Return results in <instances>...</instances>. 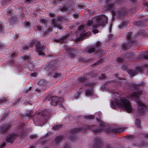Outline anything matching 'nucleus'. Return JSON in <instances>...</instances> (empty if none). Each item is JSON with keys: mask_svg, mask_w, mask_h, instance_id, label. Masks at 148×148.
I'll list each match as a JSON object with an SVG mask.
<instances>
[{"mask_svg": "<svg viewBox=\"0 0 148 148\" xmlns=\"http://www.w3.org/2000/svg\"><path fill=\"white\" fill-rule=\"evenodd\" d=\"M111 107L113 108L116 107L121 108L128 113L131 112L132 108L130 101L125 97H119L115 100V102L112 101Z\"/></svg>", "mask_w": 148, "mask_h": 148, "instance_id": "nucleus-1", "label": "nucleus"}, {"mask_svg": "<svg viewBox=\"0 0 148 148\" xmlns=\"http://www.w3.org/2000/svg\"><path fill=\"white\" fill-rule=\"evenodd\" d=\"M142 93L143 92L142 90H138L133 92L130 96V98H134L136 100L138 106V113L141 115L144 114L146 108L145 105L139 100V95H142Z\"/></svg>", "mask_w": 148, "mask_h": 148, "instance_id": "nucleus-2", "label": "nucleus"}, {"mask_svg": "<svg viewBox=\"0 0 148 148\" xmlns=\"http://www.w3.org/2000/svg\"><path fill=\"white\" fill-rule=\"evenodd\" d=\"M95 21L93 22L91 20L88 21L87 25L90 26H92L96 28L99 25L104 26L105 25L108 21L107 17L105 15L98 16L95 18Z\"/></svg>", "mask_w": 148, "mask_h": 148, "instance_id": "nucleus-3", "label": "nucleus"}, {"mask_svg": "<svg viewBox=\"0 0 148 148\" xmlns=\"http://www.w3.org/2000/svg\"><path fill=\"white\" fill-rule=\"evenodd\" d=\"M100 126L101 128L100 129H97L95 130H94L93 128H95V126L92 125L88 126L87 128H86V129H91L92 130H93L95 132H99L103 130L106 131L105 129V126L104 123L103 122H101L100 123Z\"/></svg>", "mask_w": 148, "mask_h": 148, "instance_id": "nucleus-4", "label": "nucleus"}, {"mask_svg": "<svg viewBox=\"0 0 148 148\" xmlns=\"http://www.w3.org/2000/svg\"><path fill=\"white\" fill-rule=\"evenodd\" d=\"M74 7V4L71 1L69 2L64 7L62 8V11H68L73 9Z\"/></svg>", "mask_w": 148, "mask_h": 148, "instance_id": "nucleus-5", "label": "nucleus"}, {"mask_svg": "<svg viewBox=\"0 0 148 148\" xmlns=\"http://www.w3.org/2000/svg\"><path fill=\"white\" fill-rule=\"evenodd\" d=\"M36 47V51L38 53L39 55L41 56L43 55L44 53L43 51L45 49V46L42 45H38Z\"/></svg>", "mask_w": 148, "mask_h": 148, "instance_id": "nucleus-6", "label": "nucleus"}, {"mask_svg": "<svg viewBox=\"0 0 148 148\" xmlns=\"http://www.w3.org/2000/svg\"><path fill=\"white\" fill-rule=\"evenodd\" d=\"M17 136L15 134H11L8 136L6 139V141L7 143H12L16 138Z\"/></svg>", "mask_w": 148, "mask_h": 148, "instance_id": "nucleus-7", "label": "nucleus"}, {"mask_svg": "<svg viewBox=\"0 0 148 148\" xmlns=\"http://www.w3.org/2000/svg\"><path fill=\"white\" fill-rule=\"evenodd\" d=\"M50 99L51 100L50 104L53 106L56 105L59 101V98L56 97H52Z\"/></svg>", "mask_w": 148, "mask_h": 148, "instance_id": "nucleus-8", "label": "nucleus"}, {"mask_svg": "<svg viewBox=\"0 0 148 148\" xmlns=\"http://www.w3.org/2000/svg\"><path fill=\"white\" fill-rule=\"evenodd\" d=\"M51 26L52 27H57L58 29H61L62 27L58 25L56 20L55 19H53L51 21Z\"/></svg>", "mask_w": 148, "mask_h": 148, "instance_id": "nucleus-9", "label": "nucleus"}, {"mask_svg": "<svg viewBox=\"0 0 148 148\" xmlns=\"http://www.w3.org/2000/svg\"><path fill=\"white\" fill-rule=\"evenodd\" d=\"M114 6V5H113L112 4H108L107 5L106 9L107 10H109L111 11L112 14L113 16L114 15L116 14V12L115 11L113 10Z\"/></svg>", "mask_w": 148, "mask_h": 148, "instance_id": "nucleus-10", "label": "nucleus"}, {"mask_svg": "<svg viewBox=\"0 0 148 148\" xmlns=\"http://www.w3.org/2000/svg\"><path fill=\"white\" fill-rule=\"evenodd\" d=\"M8 128V124L3 125L0 127V132L3 133L5 132Z\"/></svg>", "mask_w": 148, "mask_h": 148, "instance_id": "nucleus-11", "label": "nucleus"}, {"mask_svg": "<svg viewBox=\"0 0 148 148\" xmlns=\"http://www.w3.org/2000/svg\"><path fill=\"white\" fill-rule=\"evenodd\" d=\"M90 34V33L89 32H88L86 34H82L80 35V37L79 38L76 40V41H79L82 40L84 38L89 36Z\"/></svg>", "mask_w": 148, "mask_h": 148, "instance_id": "nucleus-12", "label": "nucleus"}, {"mask_svg": "<svg viewBox=\"0 0 148 148\" xmlns=\"http://www.w3.org/2000/svg\"><path fill=\"white\" fill-rule=\"evenodd\" d=\"M137 71L139 72L141 71V69L139 68L137 69L136 71L131 70L129 71V74L130 75L132 76H135V75L137 73L136 72Z\"/></svg>", "mask_w": 148, "mask_h": 148, "instance_id": "nucleus-13", "label": "nucleus"}, {"mask_svg": "<svg viewBox=\"0 0 148 148\" xmlns=\"http://www.w3.org/2000/svg\"><path fill=\"white\" fill-rule=\"evenodd\" d=\"M138 58L140 59H148V56L146 53H142L139 56Z\"/></svg>", "mask_w": 148, "mask_h": 148, "instance_id": "nucleus-14", "label": "nucleus"}, {"mask_svg": "<svg viewBox=\"0 0 148 148\" xmlns=\"http://www.w3.org/2000/svg\"><path fill=\"white\" fill-rule=\"evenodd\" d=\"M96 49L95 47L88 48L85 49L86 51L88 52L89 53H91L94 52Z\"/></svg>", "mask_w": 148, "mask_h": 148, "instance_id": "nucleus-15", "label": "nucleus"}, {"mask_svg": "<svg viewBox=\"0 0 148 148\" xmlns=\"http://www.w3.org/2000/svg\"><path fill=\"white\" fill-rule=\"evenodd\" d=\"M67 36H64V37H62V38L60 39L59 40H55V41L56 42H59L61 43H63L64 42V39L67 38Z\"/></svg>", "mask_w": 148, "mask_h": 148, "instance_id": "nucleus-16", "label": "nucleus"}, {"mask_svg": "<svg viewBox=\"0 0 148 148\" xmlns=\"http://www.w3.org/2000/svg\"><path fill=\"white\" fill-rule=\"evenodd\" d=\"M126 22H123L119 26V28L121 29L123 28H125L127 27Z\"/></svg>", "mask_w": 148, "mask_h": 148, "instance_id": "nucleus-17", "label": "nucleus"}, {"mask_svg": "<svg viewBox=\"0 0 148 148\" xmlns=\"http://www.w3.org/2000/svg\"><path fill=\"white\" fill-rule=\"evenodd\" d=\"M62 138L61 136H58L55 139V142L57 143H58L60 141Z\"/></svg>", "mask_w": 148, "mask_h": 148, "instance_id": "nucleus-18", "label": "nucleus"}, {"mask_svg": "<svg viewBox=\"0 0 148 148\" xmlns=\"http://www.w3.org/2000/svg\"><path fill=\"white\" fill-rule=\"evenodd\" d=\"M92 91L88 90H87L86 91V95L88 96H90L92 95Z\"/></svg>", "mask_w": 148, "mask_h": 148, "instance_id": "nucleus-19", "label": "nucleus"}, {"mask_svg": "<svg viewBox=\"0 0 148 148\" xmlns=\"http://www.w3.org/2000/svg\"><path fill=\"white\" fill-rule=\"evenodd\" d=\"M47 83V82L43 79L40 80L39 82V84L42 85H45Z\"/></svg>", "mask_w": 148, "mask_h": 148, "instance_id": "nucleus-20", "label": "nucleus"}, {"mask_svg": "<svg viewBox=\"0 0 148 148\" xmlns=\"http://www.w3.org/2000/svg\"><path fill=\"white\" fill-rule=\"evenodd\" d=\"M135 124L138 127H140V120L138 119H136Z\"/></svg>", "mask_w": 148, "mask_h": 148, "instance_id": "nucleus-21", "label": "nucleus"}, {"mask_svg": "<svg viewBox=\"0 0 148 148\" xmlns=\"http://www.w3.org/2000/svg\"><path fill=\"white\" fill-rule=\"evenodd\" d=\"M138 25H139L143 27V26L145 25V21H140L138 22Z\"/></svg>", "mask_w": 148, "mask_h": 148, "instance_id": "nucleus-22", "label": "nucleus"}, {"mask_svg": "<svg viewBox=\"0 0 148 148\" xmlns=\"http://www.w3.org/2000/svg\"><path fill=\"white\" fill-rule=\"evenodd\" d=\"M140 84H136L135 83H132L131 84L132 87L134 88H137L138 86L140 85Z\"/></svg>", "mask_w": 148, "mask_h": 148, "instance_id": "nucleus-23", "label": "nucleus"}, {"mask_svg": "<svg viewBox=\"0 0 148 148\" xmlns=\"http://www.w3.org/2000/svg\"><path fill=\"white\" fill-rule=\"evenodd\" d=\"M86 80V78L85 77H82L79 80V82H83Z\"/></svg>", "mask_w": 148, "mask_h": 148, "instance_id": "nucleus-24", "label": "nucleus"}, {"mask_svg": "<svg viewBox=\"0 0 148 148\" xmlns=\"http://www.w3.org/2000/svg\"><path fill=\"white\" fill-rule=\"evenodd\" d=\"M61 126V125H56L53 127L52 128L54 130H56L60 127Z\"/></svg>", "mask_w": 148, "mask_h": 148, "instance_id": "nucleus-25", "label": "nucleus"}, {"mask_svg": "<svg viewBox=\"0 0 148 148\" xmlns=\"http://www.w3.org/2000/svg\"><path fill=\"white\" fill-rule=\"evenodd\" d=\"M61 77V75L60 73H56L54 74L53 75V77L54 78H57L59 77Z\"/></svg>", "mask_w": 148, "mask_h": 148, "instance_id": "nucleus-26", "label": "nucleus"}, {"mask_svg": "<svg viewBox=\"0 0 148 148\" xmlns=\"http://www.w3.org/2000/svg\"><path fill=\"white\" fill-rule=\"evenodd\" d=\"M132 33L131 32H129L127 34L126 38L128 39H130L131 38Z\"/></svg>", "mask_w": 148, "mask_h": 148, "instance_id": "nucleus-27", "label": "nucleus"}, {"mask_svg": "<svg viewBox=\"0 0 148 148\" xmlns=\"http://www.w3.org/2000/svg\"><path fill=\"white\" fill-rule=\"evenodd\" d=\"M82 130V128H81L75 129H73V130L75 132H80Z\"/></svg>", "mask_w": 148, "mask_h": 148, "instance_id": "nucleus-28", "label": "nucleus"}, {"mask_svg": "<svg viewBox=\"0 0 148 148\" xmlns=\"http://www.w3.org/2000/svg\"><path fill=\"white\" fill-rule=\"evenodd\" d=\"M34 0H25V2L26 4H29L33 2Z\"/></svg>", "mask_w": 148, "mask_h": 148, "instance_id": "nucleus-29", "label": "nucleus"}, {"mask_svg": "<svg viewBox=\"0 0 148 148\" xmlns=\"http://www.w3.org/2000/svg\"><path fill=\"white\" fill-rule=\"evenodd\" d=\"M94 116L92 115L87 116L86 117V118L89 119H94Z\"/></svg>", "mask_w": 148, "mask_h": 148, "instance_id": "nucleus-30", "label": "nucleus"}, {"mask_svg": "<svg viewBox=\"0 0 148 148\" xmlns=\"http://www.w3.org/2000/svg\"><path fill=\"white\" fill-rule=\"evenodd\" d=\"M24 25H25V27H26V28L30 26V24L28 22H25L24 23Z\"/></svg>", "mask_w": 148, "mask_h": 148, "instance_id": "nucleus-31", "label": "nucleus"}, {"mask_svg": "<svg viewBox=\"0 0 148 148\" xmlns=\"http://www.w3.org/2000/svg\"><path fill=\"white\" fill-rule=\"evenodd\" d=\"M7 101L6 99L4 98L0 99V103H4Z\"/></svg>", "mask_w": 148, "mask_h": 148, "instance_id": "nucleus-32", "label": "nucleus"}, {"mask_svg": "<svg viewBox=\"0 0 148 148\" xmlns=\"http://www.w3.org/2000/svg\"><path fill=\"white\" fill-rule=\"evenodd\" d=\"M35 43V41L34 40H33L32 41V42L30 44L29 46L30 47H32L33 46L34 44Z\"/></svg>", "mask_w": 148, "mask_h": 148, "instance_id": "nucleus-33", "label": "nucleus"}, {"mask_svg": "<svg viewBox=\"0 0 148 148\" xmlns=\"http://www.w3.org/2000/svg\"><path fill=\"white\" fill-rule=\"evenodd\" d=\"M100 45H101V43L100 42H99V41L97 42L96 43V47H95L96 49L97 48L99 47Z\"/></svg>", "mask_w": 148, "mask_h": 148, "instance_id": "nucleus-34", "label": "nucleus"}, {"mask_svg": "<svg viewBox=\"0 0 148 148\" xmlns=\"http://www.w3.org/2000/svg\"><path fill=\"white\" fill-rule=\"evenodd\" d=\"M30 138L31 139L36 138L37 137V136L36 135H32L29 136Z\"/></svg>", "mask_w": 148, "mask_h": 148, "instance_id": "nucleus-35", "label": "nucleus"}, {"mask_svg": "<svg viewBox=\"0 0 148 148\" xmlns=\"http://www.w3.org/2000/svg\"><path fill=\"white\" fill-rule=\"evenodd\" d=\"M102 61V60H99V61L95 63L94 64V65H99V63H100Z\"/></svg>", "mask_w": 148, "mask_h": 148, "instance_id": "nucleus-36", "label": "nucleus"}, {"mask_svg": "<svg viewBox=\"0 0 148 148\" xmlns=\"http://www.w3.org/2000/svg\"><path fill=\"white\" fill-rule=\"evenodd\" d=\"M123 61L122 58H119L117 59V61L119 62H121Z\"/></svg>", "mask_w": 148, "mask_h": 148, "instance_id": "nucleus-37", "label": "nucleus"}, {"mask_svg": "<svg viewBox=\"0 0 148 148\" xmlns=\"http://www.w3.org/2000/svg\"><path fill=\"white\" fill-rule=\"evenodd\" d=\"M47 20L44 19H41V22L43 23H45L47 22Z\"/></svg>", "mask_w": 148, "mask_h": 148, "instance_id": "nucleus-38", "label": "nucleus"}, {"mask_svg": "<svg viewBox=\"0 0 148 148\" xmlns=\"http://www.w3.org/2000/svg\"><path fill=\"white\" fill-rule=\"evenodd\" d=\"M3 30V28L2 26L0 25V33L2 32Z\"/></svg>", "mask_w": 148, "mask_h": 148, "instance_id": "nucleus-39", "label": "nucleus"}, {"mask_svg": "<svg viewBox=\"0 0 148 148\" xmlns=\"http://www.w3.org/2000/svg\"><path fill=\"white\" fill-rule=\"evenodd\" d=\"M32 115V112H30V113L29 114H26L25 115L28 117H30Z\"/></svg>", "mask_w": 148, "mask_h": 148, "instance_id": "nucleus-40", "label": "nucleus"}, {"mask_svg": "<svg viewBox=\"0 0 148 148\" xmlns=\"http://www.w3.org/2000/svg\"><path fill=\"white\" fill-rule=\"evenodd\" d=\"M127 137L128 139H130L133 138H134L133 136L130 135L127 136Z\"/></svg>", "mask_w": 148, "mask_h": 148, "instance_id": "nucleus-41", "label": "nucleus"}, {"mask_svg": "<svg viewBox=\"0 0 148 148\" xmlns=\"http://www.w3.org/2000/svg\"><path fill=\"white\" fill-rule=\"evenodd\" d=\"M28 49V47L27 46H26L24 47L23 48V50L24 51H25L26 49Z\"/></svg>", "mask_w": 148, "mask_h": 148, "instance_id": "nucleus-42", "label": "nucleus"}, {"mask_svg": "<svg viewBox=\"0 0 148 148\" xmlns=\"http://www.w3.org/2000/svg\"><path fill=\"white\" fill-rule=\"evenodd\" d=\"M127 45L126 44H123L122 45V47L124 49H126L127 47Z\"/></svg>", "mask_w": 148, "mask_h": 148, "instance_id": "nucleus-43", "label": "nucleus"}, {"mask_svg": "<svg viewBox=\"0 0 148 148\" xmlns=\"http://www.w3.org/2000/svg\"><path fill=\"white\" fill-rule=\"evenodd\" d=\"M98 31L97 29H94L93 30V32L95 34L98 33Z\"/></svg>", "mask_w": 148, "mask_h": 148, "instance_id": "nucleus-44", "label": "nucleus"}, {"mask_svg": "<svg viewBox=\"0 0 148 148\" xmlns=\"http://www.w3.org/2000/svg\"><path fill=\"white\" fill-rule=\"evenodd\" d=\"M31 89V87H30L28 89H26L25 90V92H29L30 91Z\"/></svg>", "mask_w": 148, "mask_h": 148, "instance_id": "nucleus-45", "label": "nucleus"}, {"mask_svg": "<svg viewBox=\"0 0 148 148\" xmlns=\"http://www.w3.org/2000/svg\"><path fill=\"white\" fill-rule=\"evenodd\" d=\"M83 28V26H79L78 28V30H80Z\"/></svg>", "mask_w": 148, "mask_h": 148, "instance_id": "nucleus-46", "label": "nucleus"}, {"mask_svg": "<svg viewBox=\"0 0 148 148\" xmlns=\"http://www.w3.org/2000/svg\"><path fill=\"white\" fill-rule=\"evenodd\" d=\"M16 20V18L15 17H14V18H12L11 20V22H14Z\"/></svg>", "mask_w": 148, "mask_h": 148, "instance_id": "nucleus-47", "label": "nucleus"}, {"mask_svg": "<svg viewBox=\"0 0 148 148\" xmlns=\"http://www.w3.org/2000/svg\"><path fill=\"white\" fill-rule=\"evenodd\" d=\"M129 56L132 57V58H134V55L131 53L129 54Z\"/></svg>", "mask_w": 148, "mask_h": 148, "instance_id": "nucleus-48", "label": "nucleus"}, {"mask_svg": "<svg viewBox=\"0 0 148 148\" xmlns=\"http://www.w3.org/2000/svg\"><path fill=\"white\" fill-rule=\"evenodd\" d=\"M22 58L23 59H26L27 58H29V57L27 56H23Z\"/></svg>", "mask_w": 148, "mask_h": 148, "instance_id": "nucleus-49", "label": "nucleus"}, {"mask_svg": "<svg viewBox=\"0 0 148 148\" xmlns=\"http://www.w3.org/2000/svg\"><path fill=\"white\" fill-rule=\"evenodd\" d=\"M101 76V77L100 78V79H103L105 77V75L104 74H102Z\"/></svg>", "mask_w": 148, "mask_h": 148, "instance_id": "nucleus-50", "label": "nucleus"}, {"mask_svg": "<svg viewBox=\"0 0 148 148\" xmlns=\"http://www.w3.org/2000/svg\"><path fill=\"white\" fill-rule=\"evenodd\" d=\"M31 75L32 76H36L37 75V73H33Z\"/></svg>", "mask_w": 148, "mask_h": 148, "instance_id": "nucleus-51", "label": "nucleus"}, {"mask_svg": "<svg viewBox=\"0 0 148 148\" xmlns=\"http://www.w3.org/2000/svg\"><path fill=\"white\" fill-rule=\"evenodd\" d=\"M78 6L79 8H84V5L82 4H80V5H79Z\"/></svg>", "mask_w": 148, "mask_h": 148, "instance_id": "nucleus-52", "label": "nucleus"}, {"mask_svg": "<svg viewBox=\"0 0 148 148\" xmlns=\"http://www.w3.org/2000/svg\"><path fill=\"white\" fill-rule=\"evenodd\" d=\"M50 33V32H48V31H47L46 32L44 33V35H46L47 34H49Z\"/></svg>", "mask_w": 148, "mask_h": 148, "instance_id": "nucleus-53", "label": "nucleus"}, {"mask_svg": "<svg viewBox=\"0 0 148 148\" xmlns=\"http://www.w3.org/2000/svg\"><path fill=\"white\" fill-rule=\"evenodd\" d=\"M5 145V143H3L1 145V147H4Z\"/></svg>", "mask_w": 148, "mask_h": 148, "instance_id": "nucleus-54", "label": "nucleus"}, {"mask_svg": "<svg viewBox=\"0 0 148 148\" xmlns=\"http://www.w3.org/2000/svg\"><path fill=\"white\" fill-rule=\"evenodd\" d=\"M70 56L71 57L73 58L74 57V56L73 55L72 53H70Z\"/></svg>", "mask_w": 148, "mask_h": 148, "instance_id": "nucleus-55", "label": "nucleus"}, {"mask_svg": "<svg viewBox=\"0 0 148 148\" xmlns=\"http://www.w3.org/2000/svg\"><path fill=\"white\" fill-rule=\"evenodd\" d=\"M48 32H51L52 31V29L51 28H49L48 30H47Z\"/></svg>", "mask_w": 148, "mask_h": 148, "instance_id": "nucleus-56", "label": "nucleus"}, {"mask_svg": "<svg viewBox=\"0 0 148 148\" xmlns=\"http://www.w3.org/2000/svg\"><path fill=\"white\" fill-rule=\"evenodd\" d=\"M112 131L113 132H118V130L116 129H114L112 130Z\"/></svg>", "mask_w": 148, "mask_h": 148, "instance_id": "nucleus-57", "label": "nucleus"}, {"mask_svg": "<svg viewBox=\"0 0 148 148\" xmlns=\"http://www.w3.org/2000/svg\"><path fill=\"white\" fill-rule=\"evenodd\" d=\"M49 15H50V16H51L52 17L53 16H54V14H53V13H50V14H49Z\"/></svg>", "mask_w": 148, "mask_h": 148, "instance_id": "nucleus-58", "label": "nucleus"}, {"mask_svg": "<svg viewBox=\"0 0 148 148\" xmlns=\"http://www.w3.org/2000/svg\"><path fill=\"white\" fill-rule=\"evenodd\" d=\"M37 29L39 30H41V27H40V26H37Z\"/></svg>", "mask_w": 148, "mask_h": 148, "instance_id": "nucleus-59", "label": "nucleus"}, {"mask_svg": "<svg viewBox=\"0 0 148 148\" xmlns=\"http://www.w3.org/2000/svg\"><path fill=\"white\" fill-rule=\"evenodd\" d=\"M111 29H112V26H111V25L110 26V29H109V30H110V32H111Z\"/></svg>", "mask_w": 148, "mask_h": 148, "instance_id": "nucleus-60", "label": "nucleus"}, {"mask_svg": "<svg viewBox=\"0 0 148 148\" xmlns=\"http://www.w3.org/2000/svg\"><path fill=\"white\" fill-rule=\"evenodd\" d=\"M14 62V60H11V62H10V64H12Z\"/></svg>", "mask_w": 148, "mask_h": 148, "instance_id": "nucleus-61", "label": "nucleus"}, {"mask_svg": "<svg viewBox=\"0 0 148 148\" xmlns=\"http://www.w3.org/2000/svg\"><path fill=\"white\" fill-rule=\"evenodd\" d=\"M7 116V114H5L3 116L4 118H5Z\"/></svg>", "mask_w": 148, "mask_h": 148, "instance_id": "nucleus-62", "label": "nucleus"}, {"mask_svg": "<svg viewBox=\"0 0 148 148\" xmlns=\"http://www.w3.org/2000/svg\"><path fill=\"white\" fill-rule=\"evenodd\" d=\"M3 47V45L2 44H0V47Z\"/></svg>", "mask_w": 148, "mask_h": 148, "instance_id": "nucleus-63", "label": "nucleus"}, {"mask_svg": "<svg viewBox=\"0 0 148 148\" xmlns=\"http://www.w3.org/2000/svg\"><path fill=\"white\" fill-rule=\"evenodd\" d=\"M145 137L148 138V134L145 135Z\"/></svg>", "mask_w": 148, "mask_h": 148, "instance_id": "nucleus-64", "label": "nucleus"}]
</instances>
